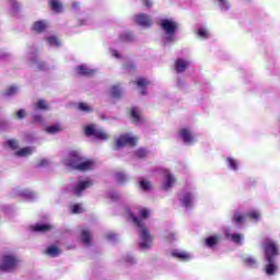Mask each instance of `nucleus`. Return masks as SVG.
<instances>
[{
	"label": "nucleus",
	"instance_id": "obj_1",
	"mask_svg": "<svg viewBox=\"0 0 280 280\" xmlns=\"http://www.w3.org/2000/svg\"><path fill=\"white\" fill-rule=\"evenodd\" d=\"M264 250L265 259L267 261V265L265 266V272L268 277H272L277 275V271L279 270V265L275 262V257L279 255V247L277 246V243L267 241L265 243Z\"/></svg>",
	"mask_w": 280,
	"mask_h": 280
},
{
	"label": "nucleus",
	"instance_id": "obj_2",
	"mask_svg": "<svg viewBox=\"0 0 280 280\" xmlns=\"http://www.w3.org/2000/svg\"><path fill=\"white\" fill-rule=\"evenodd\" d=\"M129 218L135 226L141 229L140 248H150V244H152V235H150V232L148 231V228H145V223H143V220L137 218L133 213H129Z\"/></svg>",
	"mask_w": 280,
	"mask_h": 280
},
{
	"label": "nucleus",
	"instance_id": "obj_3",
	"mask_svg": "<svg viewBox=\"0 0 280 280\" xmlns=\"http://www.w3.org/2000/svg\"><path fill=\"white\" fill-rule=\"evenodd\" d=\"M19 261L20 260L14 255H4L1 259L0 270H2V272H12L16 270Z\"/></svg>",
	"mask_w": 280,
	"mask_h": 280
},
{
	"label": "nucleus",
	"instance_id": "obj_4",
	"mask_svg": "<svg viewBox=\"0 0 280 280\" xmlns=\"http://www.w3.org/2000/svg\"><path fill=\"white\" fill-rule=\"evenodd\" d=\"M159 26L165 32L166 36H170V38H173L174 34H176V30H178V24L168 19L160 20Z\"/></svg>",
	"mask_w": 280,
	"mask_h": 280
},
{
	"label": "nucleus",
	"instance_id": "obj_5",
	"mask_svg": "<svg viewBox=\"0 0 280 280\" xmlns=\"http://www.w3.org/2000/svg\"><path fill=\"white\" fill-rule=\"evenodd\" d=\"M138 141H139V138L132 137L130 136V133H125L116 140L115 149L119 150V148H124V145H130L131 148H135Z\"/></svg>",
	"mask_w": 280,
	"mask_h": 280
},
{
	"label": "nucleus",
	"instance_id": "obj_6",
	"mask_svg": "<svg viewBox=\"0 0 280 280\" xmlns=\"http://www.w3.org/2000/svg\"><path fill=\"white\" fill-rule=\"evenodd\" d=\"M81 161H84V156H82L80 151L73 150L69 152L68 158L66 159V165L67 167L74 170Z\"/></svg>",
	"mask_w": 280,
	"mask_h": 280
},
{
	"label": "nucleus",
	"instance_id": "obj_7",
	"mask_svg": "<svg viewBox=\"0 0 280 280\" xmlns=\"http://www.w3.org/2000/svg\"><path fill=\"white\" fill-rule=\"evenodd\" d=\"M135 23L141 27H150L152 25V19L145 13L135 15Z\"/></svg>",
	"mask_w": 280,
	"mask_h": 280
},
{
	"label": "nucleus",
	"instance_id": "obj_8",
	"mask_svg": "<svg viewBox=\"0 0 280 280\" xmlns=\"http://www.w3.org/2000/svg\"><path fill=\"white\" fill-rule=\"evenodd\" d=\"M129 117L132 121V124H141L143 121V115L141 114V109L137 106H132L129 109Z\"/></svg>",
	"mask_w": 280,
	"mask_h": 280
},
{
	"label": "nucleus",
	"instance_id": "obj_9",
	"mask_svg": "<svg viewBox=\"0 0 280 280\" xmlns=\"http://www.w3.org/2000/svg\"><path fill=\"white\" fill-rule=\"evenodd\" d=\"M93 167H95V162H93V160H85L83 158L74 170L77 172H90V170H93Z\"/></svg>",
	"mask_w": 280,
	"mask_h": 280
},
{
	"label": "nucleus",
	"instance_id": "obj_10",
	"mask_svg": "<svg viewBox=\"0 0 280 280\" xmlns=\"http://www.w3.org/2000/svg\"><path fill=\"white\" fill-rule=\"evenodd\" d=\"M92 185H93L92 180L79 182L74 187L73 191L75 196L80 197L82 196V191H84V189H89V187H92Z\"/></svg>",
	"mask_w": 280,
	"mask_h": 280
},
{
	"label": "nucleus",
	"instance_id": "obj_11",
	"mask_svg": "<svg viewBox=\"0 0 280 280\" xmlns=\"http://www.w3.org/2000/svg\"><path fill=\"white\" fill-rule=\"evenodd\" d=\"M179 136L183 139L184 143H194L196 141V139L194 138V135L187 128L180 129Z\"/></svg>",
	"mask_w": 280,
	"mask_h": 280
},
{
	"label": "nucleus",
	"instance_id": "obj_12",
	"mask_svg": "<svg viewBox=\"0 0 280 280\" xmlns=\"http://www.w3.org/2000/svg\"><path fill=\"white\" fill-rule=\"evenodd\" d=\"M164 177L165 182L163 184V189L167 190L174 186V183H176V177H174V175H172V173H170L167 170L164 171Z\"/></svg>",
	"mask_w": 280,
	"mask_h": 280
},
{
	"label": "nucleus",
	"instance_id": "obj_13",
	"mask_svg": "<svg viewBox=\"0 0 280 280\" xmlns=\"http://www.w3.org/2000/svg\"><path fill=\"white\" fill-rule=\"evenodd\" d=\"M51 229H54V225L49 223L32 225V231H34L35 233H49Z\"/></svg>",
	"mask_w": 280,
	"mask_h": 280
},
{
	"label": "nucleus",
	"instance_id": "obj_14",
	"mask_svg": "<svg viewBox=\"0 0 280 280\" xmlns=\"http://www.w3.org/2000/svg\"><path fill=\"white\" fill-rule=\"evenodd\" d=\"M136 84L139 89H141V95H148L147 86H150V81L145 78H138L136 80Z\"/></svg>",
	"mask_w": 280,
	"mask_h": 280
},
{
	"label": "nucleus",
	"instance_id": "obj_15",
	"mask_svg": "<svg viewBox=\"0 0 280 280\" xmlns=\"http://www.w3.org/2000/svg\"><path fill=\"white\" fill-rule=\"evenodd\" d=\"M188 67L189 62H187L185 59H177L175 61V70L177 73H184V71H187Z\"/></svg>",
	"mask_w": 280,
	"mask_h": 280
},
{
	"label": "nucleus",
	"instance_id": "obj_16",
	"mask_svg": "<svg viewBox=\"0 0 280 280\" xmlns=\"http://www.w3.org/2000/svg\"><path fill=\"white\" fill-rule=\"evenodd\" d=\"M220 235L214 234L212 236H209L205 240V244L209 247V248H213V246H218V244H220Z\"/></svg>",
	"mask_w": 280,
	"mask_h": 280
},
{
	"label": "nucleus",
	"instance_id": "obj_17",
	"mask_svg": "<svg viewBox=\"0 0 280 280\" xmlns=\"http://www.w3.org/2000/svg\"><path fill=\"white\" fill-rule=\"evenodd\" d=\"M77 71L79 75H85L86 78H91V75L95 74V70H91L86 66H78Z\"/></svg>",
	"mask_w": 280,
	"mask_h": 280
},
{
	"label": "nucleus",
	"instance_id": "obj_18",
	"mask_svg": "<svg viewBox=\"0 0 280 280\" xmlns=\"http://www.w3.org/2000/svg\"><path fill=\"white\" fill-rule=\"evenodd\" d=\"M33 32H36V34H43L45 30H47V24L43 21H37L32 26Z\"/></svg>",
	"mask_w": 280,
	"mask_h": 280
},
{
	"label": "nucleus",
	"instance_id": "obj_19",
	"mask_svg": "<svg viewBox=\"0 0 280 280\" xmlns=\"http://www.w3.org/2000/svg\"><path fill=\"white\" fill-rule=\"evenodd\" d=\"M110 95L116 100H121V96L124 95V90H121V86H119V84L113 85L110 89Z\"/></svg>",
	"mask_w": 280,
	"mask_h": 280
},
{
	"label": "nucleus",
	"instance_id": "obj_20",
	"mask_svg": "<svg viewBox=\"0 0 280 280\" xmlns=\"http://www.w3.org/2000/svg\"><path fill=\"white\" fill-rule=\"evenodd\" d=\"M80 238L84 246H91V231L82 230Z\"/></svg>",
	"mask_w": 280,
	"mask_h": 280
},
{
	"label": "nucleus",
	"instance_id": "obj_21",
	"mask_svg": "<svg viewBox=\"0 0 280 280\" xmlns=\"http://www.w3.org/2000/svg\"><path fill=\"white\" fill-rule=\"evenodd\" d=\"M172 257L179 259V261H189L191 259V256L186 252H173Z\"/></svg>",
	"mask_w": 280,
	"mask_h": 280
},
{
	"label": "nucleus",
	"instance_id": "obj_22",
	"mask_svg": "<svg viewBox=\"0 0 280 280\" xmlns=\"http://www.w3.org/2000/svg\"><path fill=\"white\" fill-rule=\"evenodd\" d=\"M119 40L121 43H132L135 40V35H132V32L127 31L119 35Z\"/></svg>",
	"mask_w": 280,
	"mask_h": 280
},
{
	"label": "nucleus",
	"instance_id": "obj_23",
	"mask_svg": "<svg viewBox=\"0 0 280 280\" xmlns=\"http://www.w3.org/2000/svg\"><path fill=\"white\" fill-rule=\"evenodd\" d=\"M192 202H194V195H191V192H186L182 198L183 206L186 207V209H188V207H191Z\"/></svg>",
	"mask_w": 280,
	"mask_h": 280
},
{
	"label": "nucleus",
	"instance_id": "obj_24",
	"mask_svg": "<svg viewBox=\"0 0 280 280\" xmlns=\"http://www.w3.org/2000/svg\"><path fill=\"white\" fill-rule=\"evenodd\" d=\"M49 7L52 12H62V3L60 2V0H49Z\"/></svg>",
	"mask_w": 280,
	"mask_h": 280
},
{
	"label": "nucleus",
	"instance_id": "obj_25",
	"mask_svg": "<svg viewBox=\"0 0 280 280\" xmlns=\"http://www.w3.org/2000/svg\"><path fill=\"white\" fill-rule=\"evenodd\" d=\"M78 110H81V113H93V107H91L89 104L84 102H80L77 104Z\"/></svg>",
	"mask_w": 280,
	"mask_h": 280
},
{
	"label": "nucleus",
	"instance_id": "obj_26",
	"mask_svg": "<svg viewBox=\"0 0 280 280\" xmlns=\"http://www.w3.org/2000/svg\"><path fill=\"white\" fill-rule=\"evenodd\" d=\"M243 264H245L248 268H257V259H255L253 256L244 258Z\"/></svg>",
	"mask_w": 280,
	"mask_h": 280
},
{
	"label": "nucleus",
	"instance_id": "obj_27",
	"mask_svg": "<svg viewBox=\"0 0 280 280\" xmlns=\"http://www.w3.org/2000/svg\"><path fill=\"white\" fill-rule=\"evenodd\" d=\"M245 220H246V217L244 214L236 212L233 215L232 222H234V224H244Z\"/></svg>",
	"mask_w": 280,
	"mask_h": 280
},
{
	"label": "nucleus",
	"instance_id": "obj_28",
	"mask_svg": "<svg viewBox=\"0 0 280 280\" xmlns=\"http://www.w3.org/2000/svg\"><path fill=\"white\" fill-rule=\"evenodd\" d=\"M46 255H49V257H58L60 249L56 246H50L46 249Z\"/></svg>",
	"mask_w": 280,
	"mask_h": 280
},
{
	"label": "nucleus",
	"instance_id": "obj_29",
	"mask_svg": "<svg viewBox=\"0 0 280 280\" xmlns=\"http://www.w3.org/2000/svg\"><path fill=\"white\" fill-rule=\"evenodd\" d=\"M36 110H48L49 106L45 103V100L39 98L35 105Z\"/></svg>",
	"mask_w": 280,
	"mask_h": 280
},
{
	"label": "nucleus",
	"instance_id": "obj_30",
	"mask_svg": "<svg viewBox=\"0 0 280 280\" xmlns=\"http://www.w3.org/2000/svg\"><path fill=\"white\" fill-rule=\"evenodd\" d=\"M95 139H98L101 141L108 140V133L104 130L96 129V133L94 135Z\"/></svg>",
	"mask_w": 280,
	"mask_h": 280
},
{
	"label": "nucleus",
	"instance_id": "obj_31",
	"mask_svg": "<svg viewBox=\"0 0 280 280\" xmlns=\"http://www.w3.org/2000/svg\"><path fill=\"white\" fill-rule=\"evenodd\" d=\"M96 132L97 129H95V126L89 125L85 127V137H95Z\"/></svg>",
	"mask_w": 280,
	"mask_h": 280
},
{
	"label": "nucleus",
	"instance_id": "obj_32",
	"mask_svg": "<svg viewBox=\"0 0 280 280\" xmlns=\"http://www.w3.org/2000/svg\"><path fill=\"white\" fill-rule=\"evenodd\" d=\"M249 220H254L255 222H258V220L261 218V214L257 211H250L246 213V217Z\"/></svg>",
	"mask_w": 280,
	"mask_h": 280
},
{
	"label": "nucleus",
	"instance_id": "obj_33",
	"mask_svg": "<svg viewBox=\"0 0 280 280\" xmlns=\"http://www.w3.org/2000/svg\"><path fill=\"white\" fill-rule=\"evenodd\" d=\"M60 130H62L60 125H52L46 128V132H48V135H56V132H60Z\"/></svg>",
	"mask_w": 280,
	"mask_h": 280
},
{
	"label": "nucleus",
	"instance_id": "obj_34",
	"mask_svg": "<svg viewBox=\"0 0 280 280\" xmlns=\"http://www.w3.org/2000/svg\"><path fill=\"white\" fill-rule=\"evenodd\" d=\"M16 156H30L32 154L31 148H22L15 152Z\"/></svg>",
	"mask_w": 280,
	"mask_h": 280
},
{
	"label": "nucleus",
	"instance_id": "obj_35",
	"mask_svg": "<svg viewBox=\"0 0 280 280\" xmlns=\"http://www.w3.org/2000/svg\"><path fill=\"white\" fill-rule=\"evenodd\" d=\"M140 188L143 191H150V189H152V183H150L145 179H142V180H140Z\"/></svg>",
	"mask_w": 280,
	"mask_h": 280
},
{
	"label": "nucleus",
	"instance_id": "obj_36",
	"mask_svg": "<svg viewBox=\"0 0 280 280\" xmlns=\"http://www.w3.org/2000/svg\"><path fill=\"white\" fill-rule=\"evenodd\" d=\"M47 43L49 45H54L55 47H60V40H58L57 36H51L47 38Z\"/></svg>",
	"mask_w": 280,
	"mask_h": 280
},
{
	"label": "nucleus",
	"instance_id": "obj_37",
	"mask_svg": "<svg viewBox=\"0 0 280 280\" xmlns=\"http://www.w3.org/2000/svg\"><path fill=\"white\" fill-rule=\"evenodd\" d=\"M7 145L11 149V150H19V142L14 139L8 140L7 141Z\"/></svg>",
	"mask_w": 280,
	"mask_h": 280
},
{
	"label": "nucleus",
	"instance_id": "obj_38",
	"mask_svg": "<svg viewBox=\"0 0 280 280\" xmlns=\"http://www.w3.org/2000/svg\"><path fill=\"white\" fill-rule=\"evenodd\" d=\"M229 167H231L234 172H237V161L233 158H228Z\"/></svg>",
	"mask_w": 280,
	"mask_h": 280
},
{
	"label": "nucleus",
	"instance_id": "obj_39",
	"mask_svg": "<svg viewBox=\"0 0 280 280\" xmlns=\"http://www.w3.org/2000/svg\"><path fill=\"white\" fill-rule=\"evenodd\" d=\"M137 159H145L148 156V151L145 149H138L136 151Z\"/></svg>",
	"mask_w": 280,
	"mask_h": 280
},
{
	"label": "nucleus",
	"instance_id": "obj_40",
	"mask_svg": "<svg viewBox=\"0 0 280 280\" xmlns=\"http://www.w3.org/2000/svg\"><path fill=\"white\" fill-rule=\"evenodd\" d=\"M230 237L232 242H234V244H242V240H243L242 234H231Z\"/></svg>",
	"mask_w": 280,
	"mask_h": 280
},
{
	"label": "nucleus",
	"instance_id": "obj_41",
	"mask_svg": "<svg viewBox=\"0 0 280 280\" xmlns=\"http://www.w3.org/2000/svg\"><path fill=\"white\" fill-rule=\"evenodd\" d=\"M19 91V89L14 85L10 86L9 89L5 90L4 95L7 97H10V95H14Z\"/></svg>",
	"mask_w": 280,
	"mask_h": 280
},
{
	"label": "nucleus",
	"instance_id": "obj_42",
	"mask_svg": "<svg viewBox=\"0 0 280 280\" xmlns=\"http://www.w3.org/2000/svg\"><path fill=\"white\" fill-rule=\"evenodd\" d=\"M139 215L140 218H142V220H145L150 217V210H148L147 208H142L139 211Z\"/></svg>",
	"mask_w": 280,
	"mask_h": 280
},
{
	"label": "nucleus",
	"instance_id": "obj_43",
	"mask_svg": "<svg viewBox=\"0 0 280 280\" xmlns=\"http://www.w3.org/2000/svg\"><path fill=\"white\" fill-rule=\"evenodd\" d=\"M115 176H116V180L118 183H126V180H127L126 174H124L122 172L116 173Z\"/></svg>",
	"mask_w": 280,
	"mask_h": 280
},
{
	"label": "nucleus",
	"instance_id": "obj_44",
	"mask_svg": "<svg viewBox=\"0 0 280 280\" xmlns=\"http://www.w3.org/2000/svg\"><path fill=\"white\" fill-rule=\"evenodd\" d=\"M198 36L200 38H209V33L207 32V28H199Z\"/></svg>",
	"mask_w": 280,
	"mask_h": 280
},
{
	"label": "nucleus",
	"instance_id": "obj_45",
	"mask_svg": "<svg viewBox=\"0 0 280 280\" xmlns=\"http://www.w3.org/2000/svg\"><path fill=\"white\" fill-rule=\"evenodd\" d=\"M72 213H82V207H80V203L72 207Z\"/></svg>",
	"mask_w": 280,
	"mask_h": 280
},
{
	"label": "nucleus",
	"instance_id": "obj_46",
	"mask_svg": "<svg viewBox=\"0 0 280 280\" xmlns=\"http://www.w3.org/2000/svg\"><path fill=\"white\" fill-rule=\"evenodd\" d=\"M18 119H25V109H20L16 112Z\"/></svg>",
	"mask_w": 280,
	"mask_h": 280
},
{
	"label": "nucleus",
	"instance_id": "obj_47",
	"mask_svg": "<svg viewBox=\"0 0 280 280\" xmlns=\"http://www.w3.org/2000/svg\"><path fill=\"white\" fill-rule=\"evenodd\" d=\"M124 69H127V71H135L137 67L135 66V63H128L124 66Z\"/></svg>",
	"mask_w": 280,
	"mask_h": 280
},
{
	"label": "nucleus",
	"instance_id": "obj_48",
	"mask_svg": "<svg viewBox=\"0 0 280 280\" xmlns=\"http://www.w3.org/2000/svg\"><path fill=\"white\" fill-rule=\"evenodd\" d=\"M219 3H221V5H223L225 8V10H229L231 8V5L229 4V1L226 0H218Z\"/></svg>",
	"mask_w": 280,
	"mask_h": 280
},
{
	"label": "nucleus",
	"instance_id": "obj_49",
	"mask_svg": "<svg viewBox=\"0 0 280 280\" xmlns=\"http://www.w3.org/2000/svg\"><path fill=\"white\" fill-rule=\"evenodd\" d=\"M33 121H35V124H40V121H43V116L40 115L33 116Z\"/></svg>",
	"mask_w": 280,
	"mask_h": 280
},
{
	"label": "nucleus",
	"instance_id": "obj_50",
	"mask_svg": "<svg viewBox=\"0 0 280 280\" xmlns=\"http://www.w3.org/2000/svg\"><path fill=\"white\" fill-rule=\"evenodd\" d=\"M143 5H145V8H151L152 7V1L150 0H142Z\"/></svg>",
	"mask_w": 280,
	"mask_h": 280
},
{
	"label": "nucleus",
	"instance_id": "obj_51",
	"mask_svg": "<svg viewBox=\"0 0 280 280\" xmlns=\"http://www.w3.org/2000/svg\"><path fill=\"white\" fill-rule=\"evenodd\" d=\"M112 54H113L114 58H121V55H119V51H117V50H113Z\"/></svg>",
	"mask_w": 280,
	"mask_h": 280
},
{
	"label": "nucleus",
	"instance_id": "obj_52",
	"mask_svg": "<svg viewBox=\"0 0 280 280\" xmlns=\"http://www.w3.org/2000/svg\"><path fill=\"white\" fill-rule=\"evenodd\" d=\"M45 165H47L45 164V161H42V163L39 164V167H45Z\"/></svg>",
	"mask_w": 280,
	"mask_h": 280
},
{
	"label": "nucleus",
	"instance_id": "obj_53",
	"mask_svg": "<svg viewBox=\"0 0 280 280\" xmlns=\"http://www.w3.org/2000/svg\"><path fill=\"white\" fill-rule=\"evenodd\" d=\"M72 7L78 8V3L77 2L72 3Z\"/></svg>",
	"mask_w": 280,
	"mask_h": 280
},
{
	"label": "nucleus",
	"instance_id": "obj_54",
	"mask_svg": "<svg viewBox=\"0 0 280 280\" xmlns=\"http://www.w3.org/2000/svg\"><path fill=\"white\" fill-rule=\"evenodd\" d=\"M171 240H174V234H171Z\"/></svg>",
	"mask_w": 280,
	"mask_h": 280
},
{
	"label": "nucleus",
	"instance_id": "obj_55",
	"mask_svg": "<svg viewBox=\"0 0 280 280\" xmlns=\"http://www.w3.org/2000/svg\"><path fill=\"white\" fill-rule=\"evenodd\" d=\"M108 238H109V240H113V236L109 235Z\"/></svg>",
	"mask_w": 280,
	"mask_h": 280
},
{
	"label": "nucleus",
	"instance_id": "obj_56",
	"mask_svg": "<svg viewBox=\"0 0 280 280\" xmlns=\"http://www.w3.org/2000/svg\"><path fill=\"white\" fill-rule=\"evenodd\" d=\"M131 264H135V259H131Z\"/></svg>",
	"mask_w": 280,
	"mask_h": 280
}]
</instances>
